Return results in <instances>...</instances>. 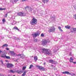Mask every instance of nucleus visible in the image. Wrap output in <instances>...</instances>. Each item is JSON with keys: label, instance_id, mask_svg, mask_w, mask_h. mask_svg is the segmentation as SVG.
Segmentation results:
<instances>
[{"label": "nucleus", "instance_id": "nucleus-35", "mask_svg": "<svg viewBox=\"0 0 76 76\" xmlns=\"http://www.w3.org/2000/svg\"><path fill=\"white\" fill-rule=\"evenodd\" d=\"M73 30L74 31H76V28H73Z\"/></svg>", "mask_w": 76, "mask_h": 76}, {"label": "nucleus", "instance_id": "nucleus-17", "mask_svg": "<svg viewBox=\"0 0 76 76\" xmlns=\"http://www.w3.org/2000/svg\"><path fill=\"white\" fill-rule=\"evenodd\" d=\"M26 73V71H24L23 74L21 76H25Z\"/></svg>", "mask_w": 76, "mask_h": 76}, {"label": "nucleus", "instance_id": "nucleus-14", "mask_svg": "<svg viewBox=\"0 0 76 76\" xmlns=\"http://www.w3.org/2000/svg\"><path fill=\"white\" fill-rule=\"evenodd\" d=\"M13 38L14 39H15V40H19V38H16V37L14 36Z\"/></svg>", "mask_w": 76, "mask_h": 76}, {"label": "nucleus", "instance_id": "nucleus-13", "mask_svg": "<svg viewBox=\"0 0 76 76\" xmlns=\"http://www.w3.org/2000/svg\"><path fill=\"white\" fill-rule=\"evenodd\" d=\"M49 1V0H43L42 2L44 3H47V2H48Z\"/></svg>", "mask_w": 76, "mask_h": 76}, {"label": "nucleus", "instance_id": "nucleus-51", "mask_svg": "<svg viewBox=\"0 0 76 76\" xmlns=\"http://www.w3.org/2000/svg\"><path fill=\"white\" fill-rule=\"evenodd\" d=\"M42 15V13L41 15Z\"/></svg>", "mask_w": 76, "mask_h": 76}, {"label": "nucleus", "instance_id": "nucleus-24", "mask_svg": "<svg viewBox=\"0 0 76 76\" xmlns=\"http://www.w3.org/2000/svg\"><path fill=\"white\" fill-rule=\"evenodd\" d=\"M17 56V55L16 54V53H14V54H13L12 56H13V57H16Z\"/></svg>", "mask_w": 76, "mask_h": 76}, {"label": "nucleus", "instance_id": "nucleus-42", "mask_svg": "<svg viewBox=\"0 0 76 76\" xmlns=\"http://www.w3.org/2000/svg\"><path fill=\"white\" fill-rule=\"evenodd\" d=\"M6 50H9V49L8 48H7Z\"/></svg>", "mask_w": 76, "mask_h": 76}, {"label": "nucleus", "instance_id": "nucleus-34", "mask_svg": "<svg viewBox=\"0 0 76 76\" xmlns=\"http://www.w3.org/2000/svg\"><path fill=\"white\" fill-rule=\"evenodd\" d=\"M16 23V22L15 21H14L12 23L13 25H15Z\"/></svg>", "mask_w": 76, "mask_h": 76}, {"label": "nucleus", "instance_id": "nucleus-45", "mask_svg": "<svg viewBox=\"0 0 76 76\" xmlns=\"http://www.w3.org/2000/svg\"><path fill=\"white\" fill-rule=\"evenodd\" d=\"M2 53V51L1 50H0V53Z\"/></svg>", "mask_w": 76, "mask_h": 76}, {"label": "nucleus", "instance_id": "nucleus-18", "mask_svg": "<svg viewBox=\"0 0 76 76\" xmlns=\"http://www.w3.org/2000/svg\"><path fill=\"white\" fill-rule=\"evenodd\" d=\"M34 60L35 61L38 60V57H37V56H35L34 57Z\"/></svg>", "mask_w": 76, "mask_h": 76}, {"label": "nucleus", "instance_id": "nucleus-33", "mask_svg": "<svg viewBox=\"0 0 76 76\" xmlns=\"http://www.w3.org/2000/svg\"><path fill=\"white\" fill-rule=\"evenodd\" d=\"M26 66H23V70H25V69H26Z\"/></svg>", "mask_w": 76, "mask_h": 76}, {"label": "nucleus", "instance_id": "nucleus-4", "mask_svg": "<svg viewBox=\"0 0 76 76\" xmlns=\"http://www.w3.org/2000/svg\"><path fill=\"white\" fill-rule=\"evenodd\" d=\"M40 35V33L39 31H37L36 32H35L34 34H32V35L33 36L34 38H36L37 36H39Z\"/></svg>", "mask_w": 76, "mask_h": 76}, {"label": "nucleus", "instance_id": "nucleus-11", "mask_svg": "<svg viewBox=\"0 0 76 76\" xmlns=\"http://www.w3.org/2000/svg\"><path fill=\"white\" fill-rule=\"evenodd\" d=\"M38 67L39 70H42V71H45V68H44V67L40 66H39Z\"/></svg>", "mask_w": 76, "mask_h": 76}, {"label": "nucleus", "instance_id": "nucleus-53", "mask_svg": "<svg viewBox=\"0 0 76 76\" xmlns=\"http://www.w3.org/2000/svg\"><path fill=\"white\" fill-rule=\"evenodd\" d=\"M18 73H19V72H18Z\"/></svg>", "mask_w": 76, "mask_h": 76}, {"label": "nucleus", "instance_id": "nucleus-49", "mask_svg": "<svg viewBox=\"0 0 76 76\" xmlns=\"http://www.w3.org/2000/svg\"><path fill=\"white\" fill-rule=\"evenodd\" d=\"M35 41H36V42H37V39H35Z\"/></svg>", "mask_w": 76, "mask_h": 76}, {"label": "nucleus", "instance_id": "nucleus-10", "mask_svg": "<svg viewBox=\"0 0 76 76\" xmlns=\"http://www.w3.org/2000/svg\"><path fill=\"white\" fill-rule=\"evenodd\" d=\"M20 56L21 58H22L23 59V58H25V56L23 54L18 55V56Z\"/></svg>", "mask_w": 76, "mask_h": 76}, {"label": "nucleus", "instance_id": "nucleus-25", "mask_svg": "<svg viewBox=\"0 0 76 76\" xmlns=\"http://www.w3.org/2000/svg\"><path fill=\"white\" fill-rule=\"evenodd\" d=\"M57 63V62L54 61H53L52 64H56Z\"/></svg>", "mask_w": 76, "mask_h": 76}, {"label": "nucleus", "instance_id": "nucleus-23", "mask_svg": "<svg viewBox=\"0 0 76 76\" xmlns=\"http://www.w3.org/2000/svg\"><path fill=\"white\" fill-rule=\"evenodd\" d=\"M14 29H16V30H18V31H19V29L17 27H14Z\"/></svg>", "mask_w": 76, "mask_h": 76}, {"label": "nucleus", "instance_id": "nucleus-30", "mask_svg": "<svg viewBox=\"0 0 76 76\" xmlns=\"http://www.w3.org/2000/svg\"><path fill=\"white\" fill-rule=\"evenodd\" d=\"M10 72H11V73H15V71H14L12 70H11L10 71Z\"/></svg>", "mask_w": 76, "mask_h": 76}, {"label": "nucleus", "instance_id": "nucleus-19", "mask_svg": "<svg viewBox=\"0 0 76 76\" xmlns=\"http://www.w3.org/2000/svg\"><path fill=\"white\" fill-rule=\"evenodd\" d=\"M58 28L59 29V30L60 31H61V32H63V30H62L61 29V27L58 26Z\"/></svg>", "mask_w": 76, "mask_h": 76}, {"label": "nucleus", "instance_id": "nucleus-46", "mask_svg": "<svg viewBox=\"0 0 76 76\" xmlns=\"http://www.w3.org/2000/svg\"><path fill=\"white\" fill-rule=\"evenodd\" d=\"M22 1H25V0H22Z\"/></svg>", "mask_w": 76, "mask_h": 76}, {"label": "nucleus", "instance_id": "nucleus-1", "mask_svg": "<svg viewBox=\"0 0 76 76\" xmlns=\"http://www.w3.org/2000/svg\"><path fill=\"white\" fill-rule=\"evenodd\" d=\"M41 50L42 51V53L46 54V55H49L50 56H51L52 55L51 51L49 49H45L44 48L42 49Z\"/></svg>", "mask_w": 76, "mask_h": 76}, {"label": "nucleus", "instance_id": "nucleus-39", "mask_svg": "<svg viewBox=\"0 0 76 76\" xmlns=\"http://www.w3.org/2000/svg\"><path fill=\"white\" fill-rule=\"evenodd\" d=\"M7 13L6 14H5V15L4 16V17L5 18H6V17H7Z\"/></svg>", "mask_w": 76, "mask_h": 76}, {"label": "nucleus", "instance_id": "nucleus-26", "mask_svg": "<svg viewBox=\"0 0 76 76\" xmlns=\"http://www.w3.org/2000/svg\"><path fill=\"white\" fill-rule=\"evenodd\" d=\"M55 19V18H54V17H52V18H51V20H54Z\"/></svg>", "mask_w": 76, "mask_h": 76}, {"label": "nucleus", "instance_id": "nucleus-44", "mask_svg": "<svg viewBox=\"0 0 76 76\" xmlns=\"http://www.w3.org/2000/svg\"><path fill=\"white\" fill-rule=\"evenodd\" d=\"M73 63H74V64H76V62H73Z\"/></svg>", "mask_w": 76, "mask_h": 76}, {"label": "nucleus", "instance_id": "nucleus-9", "mask_svg": "<svg viewBox=\"0 0 76 76\" xmlns=\"http://www.w3.org/2000/svg\"><path fill=\"white\" fill-rule=\"evenodd\" d=\"M47 40H43L42 43V45H47Z\"/></svg>", "mask_w": 76, "mask_h": 76}, {"label": "nucleus", "instance_id": "nucleus-38", "mask_svg": "<svg viewBox=\"0 0 76 76\" xmlns=\"http://www.w3.org/2000/svg\"><path fill=\"white\" fill-rule=\"evenodd\" d=\"M74 8L75 10H76V5H75L74 6Z\"/></svg>", "mask_w": 76, "mask_h": 76}, {"label": "nucleus", "instance_id": "nucleus-22", "mask_svg": "<svg viewBox=\"0 0 76 76\" xmlns=\"http://www.w3.org/2000/svg\"><path fill=\"white\" fill-rule=\"evenodd\" d=\"M6 57V56L5 54H3L1 56V57H3V58H4Z\"/></svg>", "mask_w": 76, "mask_h": 76}, {"label": "nucleus", "instance_id": "nucleus-28", "mask_svg": "<svg viewBox=\"0 0 76 76\" xmlns=\"http://www.w3.org/2000/svg\"><path fill=\"white\" fill-rule=\"evenodd\" d=\"M33 65H32V64L30 66L29 69H32V67H33Z\"/></svg>", "mask_w": 76, "mask_h": 76}, {"label": "nucleus", "instance_id": "nucleus-2", "mask_svg": "<svg viewBox=\"0 0 76 76\" xmlns=\"http://www.w3.org/2000/svg\"><path fill=\"white\" fill-rule=\"evenodd\" d=\"M30 23L32 25H35L37 23V20L35 18H33L30 21Z\"/></svg>", "mask_w": 76, "mask_h": 76}, {"label": "nucleus", "instance_id": "nucleus-32", "mask_svg": "<svg viewBox=\"0 0 76 76\" xmlns=\"http://www.w3.org/2000/svg\"><path fill=\"white\" fill-rule=\"evenodd\" d=\"M74 18L76 20V14L74 15Z\"/></svg>", "mask_w": 76, "mask_h": 76}, {"label": "nucleus", "instance_id": "nucleus-16", "mask_svg": "<svg viewBox=\"0 0 76 76\" xmlns=\"http://www.w3.org/2000/svg\"><path fill=\"white\" fill-rule=\"evenodd\" d=\"M66 28V29H70V26H65Z\"/></svg>", "mask_w": 76, "mask_h": 76}, {"label": "nucleus", "instance_id": "nucleus-15", "mask_svg": "<svg viewBox=\"0 0 76 76\" xmlns=\"http://www.w3.org/2000/svg\"><path fill=\"white\" fill-rule=\"evenodd\" d=\"M73 59L72 57L70 58L69 59V62H73Z\"/></svg>", "mask_w": 76, "mask_h": 76}, {"label": "nucleus", "instance_id": "nucleus-31", "mask_svg": "<svg viewBox=\"0 0 76 76\" xmlns=\"http://www.w3.org/2000/svg\"><path fill=\"white\" fill-rule=\"evenodd\" d=\"M5 21H6V20H5V19H4L2 20V21L3 22V23H4L5 22Z\"/></svg>", "mask_w": 76, "mask_h": 76}, {"label": "nucleus", "instance_id": "nucleus-20", "mask_svg": "<svg viewBox=\"0 0 76 76\" xmlns=\"http://www.w3.org/2000/svg\"><path fill=\"white\" fill-rule=\"evenodd\" d=\"M14 51H10V53L11 54V56H12L13 54L14 53Z\"/></svg>", "mask_w": 76, "mask_h": 76}, {"label": "nucleus", "instance_id": "nucleus-29", "mask_svg": "<svg viewBox=\"0 0 76 76\" xmlns=\"http://www.w3.org/2000/svg\"><path fill=\"white\" fill-rule=\"evenodd\" d=\"M6 10V8H0V10Z\"/></svg>", "mask_w": 76, "mask_h": 76}, {"label": "nucleus", "instance_id": "nucleus-52", "mask_svg": "<svg viewBox=\"0 0 76 76\" xmlns=\"http://www.w3.org/2000/svg\"><path fill=\"white\" fill-rule=\"evenodd\" d=\"M37 0V1H38V0Z\"/></svg>", "mask_w": 76, "mask_h": 76}, {"label": "nucleus", "instance_id": "nucleus-48", "mask_svg": "<svg viewBox=\"0 0 76 76\" xmlns=\"http://www.w3.org/2000/svg\"><path fill=\"white\" fill-rule=\"evenodd\" d=\"M5 61H6V62H7V60H6Z\"/></svg>", "mask_w": 76, "mask_h": 76}, {"label": "nucleus", "instance_id": "nucleus-37", "mask_svg": "<svg viewBox=\"0 0 76 76\" xmlns=\"http://www.w3.org/2000/svg\"><path fill=\"white\" fill-rule=\"evenodd\" d=\"M18 0H15L14 1V2H15V3H16V2H17V1H18Z\"/></svg>", "mask_w": 76, "mask_h": 76}, {"label": "nucleus", "instance_id": "nucleus-50", "mask_svg": "<svg viewBox=\"0 0 76 76\" xmlns=\"http://www.w3.org/2000/svg\"><path fill=\"white\" fill-rule=\"evenodd\" d=\"M51 66H52V67H53V65H51Z\"/></svg>", "mask_w": 76, "mask_h": 76}, {"label": "nucleus", "instance_id": "nucleus-27", "mask_svg": "<svg viewBox=\"0 0 76 76\" xmlns=\"http://www.w3.org/2000/svg\"><path fill=\"white\" fill-rule=\"evenodd\" d=\"M6 58L7 59H10V57L9 56H6Z\"/></svg>", "mask_w": 76, "mask_h": 76}, {"label": "nucleus", "instance_id": "nucleus-12", "mask_svg": "<svg viewBox=\"0 0 76 76\" xmlns=\"http://www.w3.org/2000/svg\"><path fill=\"white\" fill-rule=\"evenodd\" d=\"M8 45L7 44H5L4 45H3L1 47L3 48H4V47H8Z\"/></svg>", "mask_w": 76, "mask_h": 76}, {"label": "nucleus", "instance_id": "nucleus-47", "mask_svg": "<svg viewBox=\"0 0 76 76\" xmlns=\"http://www.w3.org/2000/svg\"><path fill=\"white\" fill-rule=\"evenodd\" d=\"M45 64H46L45 62H44V65H45Z\"/></svg>", "mask_w": 76, "mask_h": 76}, {"label": "nucleus", "instance_id": "nucleus-6", "mask_svg": "<svg viewBox=\"0 0 76 76\" xmlns=\"http://www.w3.org/2000/svg\"><path fill=\"white\" fill-rule=\"evenodd\" d=\"M17 15L20 16H25L26 15V14L21 12H20L17 13Z\"/></svg>", "mask_w": 76, "mask_h": 76}, {"label": "nucleus", "instance_id": "nucleus-21", "mask_svg": "<svg viewBox=\"0 0 76 76\" xmlns=\"http://www.w3.org/2000/svg\"><path fill=\"white\" fill-rule=\"evenodd\" d=\"M53 60H49L48 62L50 63H53Z\"/></svg>", "mask_w": 76, "mask_h": 76}, {"label": "nucleus", "instance_id": "nucleus-40", "mask_svg": "<svg viewBox=\"0 0 76 76\" xmlns=\"http://www.w3.org/2000/svg\"><path fill=\"white\" fill-rule=\"evenodd\" d=\"M44 34H41V37H44Z\"/></svg>", "mask_w": 76, "mask_h": 76}, {"label": "nucleus", "instance_id": "nucleus-8", "mask_svg": "<svg viewBox=\"0 0 76 76\" xmlns=\"http://www.w3.org/2000/svg\"><path fill=\"white\" fill-rule=\"evenodd\" d=\"M26 8H28V10H29L30 12L32 13V8L30 7H29L28 6H26V7H25V9H26Z\"/></svg>", "mask_w": 76, "mask_h": 76}, {"label": "nucleus", "instance_id": "nucleus-5", "mask_svg": "<svg viewBox=\"0 0 76 76\" xmlns=\"http://www.w3.org/2000/svg\"><path fill=\"white\" fill-rule=\"evenodd\" d=\"M63 74H67V75H68L69 74V75H70L71 76H76V74L74 73H72V74L70 73L68 71H65L64 72H62Z\"/></svg>", "mask_w": 76, "mask_h": 76}, {"label": "nucleus", "instance_id": "nucleus-36", "mask_svg": "<svg viewBox=\"0 0 76 76\" xmlns=\"http://www.w3.org/2000/svg\"><path fill=\"white\" fill-rule=\"evenodd\" d=\"M47 43L48 42H50V40H49V39L47 40Z\"/></svg>", "mask_w": 76, "mask_h": 76}, {"label": "nucleus", "instance_id": "nucleus-43", "mask_svg": "<svg viewBox=\"0 0 76 76\" xmlns=\"http://www.w3.org/2000/svg\"><path fill=\"white\" fill-rule=\"evenodd\" d=\"M11 12H12V11H10L9 12H8L7 13V14H8V13H10Z\"/></svg>", "mask_w": 76, "mask_h": 76}, {"label": "nucleus", "instance_id": "nucleus-3", "mask_svg": "<svg viewBox=\"0 0 76 76\" xmlns=\"http://www.w3.org/2000/svg\"><path fill=\"white\" fill-rule=\"evenodd\" d=\"M56 30V28H54V27L53 26L49 27V28L48 32L50 33V32H54Z\"/></svg>", "mask_w": 76, "mask_h": 76}, {"label": "nucleus", "instance_id": "nucleus-7", "mask_svg": "<svg viewBox=\"0 0 76 76\" xmlns=\"http://www.w3.org/2000/svg\"><path fill=\"white\" fill-rule=\"evenodd\" d=\"M7 66L8 68H12L13 66V65L12 64L8 63L7 64Z\"/></svg>", "mask_w": 76, "mask_h": 76}, {"label": "nucleus", "instance_id": "nucleus-41", "mask_svg": "<svg viewBox=\"0 0 76 76\" xmlns=\"http://www.w3.org/2000/svg\"><path fill=\"white\" fill-rule=\"evenodd\" d=\"M1 64H3V61H1Z\"/></svg>", "mask_w": 76, "mask_h": 76}]
</instances>
